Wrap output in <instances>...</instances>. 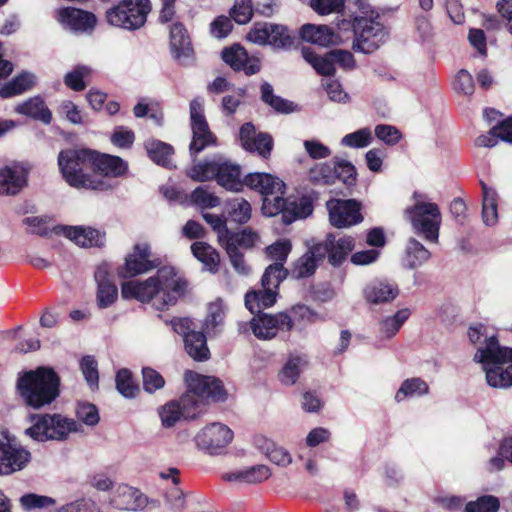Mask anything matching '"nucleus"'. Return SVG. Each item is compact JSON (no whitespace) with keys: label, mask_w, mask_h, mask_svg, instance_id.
Wrapping results in <instances>:
<instances>
[{"label":"nucleus","mask_w":512,"mask_h":512,"mask_svg":"<svg viewBox=\"0 0 512 512\" xmlns=\"http://www.w3.org/2000/svg\"><path fill=\"white\" fill-rule=\"evenodd\" d=\"M335 172L337 180H341L346 185H352L356 180V169L354 165L346 160L338 157L334 158Z\"/></svg>","instance_id":"obj_63"},{"label":"nucleus","mask_w":512,"mask_h":512,"mask_svg":"<svg viewBox=\"0 0 512 512\" xmlns=\"http://www.w3.org/2000/svg\"><path fill=\"white\" fill-rule=\"evenodd\" d=\"M373 141V133L369 127L361 128L352 133L346 134L341 139V145L349 148H365Z\"/></svg>","instance_id":"obj_49"},{"label":"nucleus","mask_w":512,"mask_h":512,"mask_svg":"<svg viewBox=\"0 0 512 512\" xmlns=\"http://www.w3.org/2000/svg\"><path fill=\"white\" fill-rule=\"evenodd\" d=\"M246 40L257 46H270L274 50H287L294 44L290 29L273 22H255L247 32Z\"/></svg>","instance_id":"obj_11"},{"label":"nucleus","mask_w":512,"mask_h":512,"mask_svg":"<svg viewBox=\"0 0 512 512\" xmlns=\"http://www.w3.org/2000/svg\"><path fill=\"white\" fill-rule=\"evenodd\" d=\"M92 170L99 176L119 177L127 171V163L118 156L99 154L93 151Z\"/></svg>","instance_id":"obj_26"},{"label":"nucleus","mask_w":512,"mask_h":512,"mask_svg":"<svg viewBox=\"0 0 512 512\" xmlns=\"http://www.w3.org/2000/svg\"><path fill=\"white\" fill-rule=\"evenodd\" d=\"M286 276L287 270L281 265V263L271 264L266 268L262 276V287L264 289L275 290L277 292L280 283L286 278Z\"/></svg>","instance_id":"obj_48"},{"label":"nucleus","mask_w":512,"mask_h":512,"mask_svg":"<svg viewBox=\"0 0 512 512\" xmlns=\"http://www.w3.org/2000/svg\"><path fill=\"white\" fill-rule=\"evenodd\" d=\"M322 244L327 245L326 254H328L329 262L333 265H339L355 247V241L350 236H344L338 240L329 237Z\"/></svg>","instance_id":"obj_35"},{"label":"nucleus","mask_w":512,"mask_h":512,"mask_svg":"<svg viewBox=\"0 0 512 512\" xmlns=\"http://www.w3.org/2000/svg\"><path fill=\"white\" fill-rule=\"evenodd\" d=\"M186 282L177 274L175 268L165 266L158 269L156 275L145 281H126L121 285L124 299H136L142 303H151L157 310H164L176 304L184 294Z\"/></svg>","instance_id":"obj_1"},{"label":"nucleus","mask_w":512,"mask_h":512,"mask_svg":"<svg viewBox=\"0 0 512 512\" xmlns=\"http://www.w3.org/2000/svg\"><path fill=\"white\" fill-rule=\"evenodd\" d=\"M239 136L241 145L246 151L256 152L264 159L270 156L273 148L272 137L267 133H257L252 123L242 125Z\"/></svg>","instance_id":"obj_19"},{"label":"nucleus","mask_w":512,"mask_h":512,"mask_svg":"<svg viewBox=\"0 0 512 512\" xmlns=\"http://www.w3.org/2000/svg\"><path fill=\"white\" fill-rule=\"evenodd\" d=\"M500 503L497 497L484 495L475 501L468 502L465 506V512H497Z\"/></svg>","instance_id":"obj_57"},{"label":"nucleus","mask_w":512,"mask_h":512,"mask_svg":"<svg viewBox=\"0 0 512 512\" xmlns=\"http://www.w3.org/2000/svg\"><path fill=\"white\" fill-rule=\"evenodd\" d=\"M185 350L197 361L209 358L210 352L206 343V336L200 331H191L184 338Z\"/></svg>","instance_id":"obj_37"},{"label":"nucleus","mask_w":512,"mask_h":512,"mask_svg":"<svg viewBox=\"0 0 512 512\" xmlns=\"http://www.w3.org/2000/svg\"><path fill=\"white\" fill-rule=\"evenodd\" d=\"M300 37L306 42L323 47L340 42V36L327 25L304 24L300 29Z\"/></svg>","instance_id":"obj_25"},{"label":"nucleus","mask_w":512,"mask_h":512,"mask_svg":"<svg viewBox=\"0 0 512 512\" xmlns=\"http://www.w3.org/2000/svg\"><path fill=\"white\" fill-rule=\"evenodd\" d=\"M253 334L262 340L274 338L279 331H289L293 327L291 317L286 313L275 315L261 314L253 317L249 323Z\"/></svg>","instance_id":"obj_17"},{"label":"nucleus","mask_w":512,"mask_h":512,"mask_svg":"<svg viewBox=\"0 0 512 512\" xmlns=\"http://www.w3.org/2000/svg\"><path fill=\"white\" fill-rule=\"evenodd\" d=\"M364 298L371 304H383L393 301L399 294L396 285L376 280L369 283L363 291Z\"/></svg>","instance_id":"obj_28"},{"label":"nucleus","mask_w":512,"mask_h":512,"mask_svg":"<svg viewBox=\"0 0 512 512\" xmlns=\"http://www.w3.org/2000/svg\"><path fill=\"white\" fill-rule=\"evenodd\" d=\"M30 461V452L11 443L8 434L0 431V475L22 470Z\"/></svg>","instance_id":"obj_15"},{"label":"nucleus","mask_w":512,"mask_h":512,"mask_svg":"<svg viewBox=\"0 0 512 512\" xmlns=\"http://www.w3.org/2000/svg\"><path fill=\"white\" fill-rule=\"evenodd\" d=\"M16 387L27 406L41 409L59 396L60 378L52 368L42 366L21 374Z\"/></svg>","instance_id":"obj_3"},{"label":"nucleus","mask_w":512,"mask_h":512,"mask_svg":"<svg viewBox=\"0 0 512 512\" xmlns=\"http://www.w3.org/2000/svg\"><path fill=\"white\" fill-rule=\"evenodd\" d=\"M14 111L18 114L39 120L47 125L52 121V113L40 96L31 97L17 104Z\"/></svg>","instance_id":"obj_29"},{"label":"nucleus","mask_w":512,"mask_h":512,"mask_svg":"<svg viewBox=\"0 0 512 512\" xmlns=\"http://www.w3.org/2000/svg\"><path fill=\"white\" fill-rule=\"evenodd\" d=\"M247 51L240 45L235 44L222 51V59L235 71H240L243 61L247 60Z\"/></svg>","instance_id":"obj_55"},{"label":"nucleus","mask_w":512,"mask_h":512,"mask_svg":"<svg viewBox=\"0 0 512 512\" xmlns=\"http://www.w3.org/2000/svg\"><path fill=\"white\" fill-rule=\"evenodd\" d=\"M150 11L149 0H122L106 11V20L114 27L133 31L145 24Z\"/></svg>","instance_id":"obj_10"},{"label":"nucleus","mask_w":512,"mask_h":512,"mask_svg":"<svg viewBox=\"0 0 512 512\" xmlns=\"http://www.w3.org/2000/svg\"><path fill=\"white\" fill-rule=\"evenodd\" d=\"M75 413L77 419L87 426H96L100 421L98 408L89 402H79Z\"/></svg>","instance_id":"obj_54"},{"label":"nucleus","mask_w":512,"mask_h":512,"mask_svg":"<svg viewBox=\"0 0 512 512\" xmlns=\"http://www.w3.org/2000/svg\"><path fill=\"white\" fill-rule=\"evenodd\" d=\"M31 421L33 424L25 430V434L41 442L66 440L71 433L78 432L81 427L74 419L57 413L33 415Z\"/></svg>","instance_id":"obj_7"},{"label":"nucleus","mask_w":512,"mask_h":512,"mask_svg":"<svg viewBox=\"0 0 512 512\" xmlns=\"http://www.w3.org/2000/svg\"><path fill=\"white\" fill-rule=\"evenodd\" d=\"M474 360L482 365L489 386L498 389L512 386V348L490 339L486 346L477 348Z\"/></svg>","instance_id":"obj_4"},{"label":"nucleus","mask_w":512,"mask_h":512,"mask_svg":"<svg viewBox=\"0 0 512 512\" xmlns=\"http://www.w3.org/2000/svg\"><path fill=\"white\" fill-rule=\"evenodd\" d=\"M116 387L120 394L126 398L136 396L139 388L134 384L131 373L127 369L118 371L116 375Z\"/></svg>","instance_id":"obj_59"},{"label":"nucleus","mask_w":512,"mask_h":512,"mask_svg":"<svg viewBox=\"0 0 512 512\" xmlns=\"http://www.w3.org/2000/svg\"><path fill=\"white\" fill-rule=\"evenodd\" d=\"M143 387L145 391L153 393L154 391L162 388L165 381L161 374L152 368H143Z\"/></svg>","instance_id":"obj_64"},{"label":"nucleus","mask_w":512,"mask_h":512,"mask_svg":"<svg viewBox=\"0 0 512 512\" xmlns=\"http://www.w3.org/2000/svg\"><path fill=\"white\" fill-rule=\"evenodd\" d=\"M228 213L234 222L244 224L251 218V205L243 198H235L228 202Z\"/></svg>","instance_id":"obj_51"},{"label":"nucleus","mask_w":512,"mask_h":512,"mask_svg":"<svg viewBox=\"0 0 512 512\" xmlns=\"http://www.w3.org/2000/svg\"><path fill=\"white\" fill-rule=\"evenodd\" d=\"M244 183L249 188L264 196L262 210L264 214L274 216L287 207V199L283 198L285 184L278 177L268 173H250Z\"/></svg>","instance_id":"obj_8"},{"label":"nucleus","mask_w":512,"mask_h":512,"mask_svg":"<svg viewBox=\"0 0 512 512\" xmlns=\"http://www.w3.org/2000/svg\"><path fill=\"white\" fill-rule=\"evenodd\" d=\"M59 229L78 246L89 248L105 245V233L98 229L85 226H62Z\"/></svg>","instance_id":"obj_22"},{"label":"nucleus","mask_w":512,"mask_h":512,"mask_svg":"<svg viewBox=\"0 0 512 512\" xmlns=\"http://www.w3.org/2000/svg\"><path fill=\"white\" fill-rule=\"evenodd\" d=\"M334 158L331 161L318 163L310 168L309 180L315 185H331L337 180Z\"/></svg>","instance_id":"obj_40"},{"label":"nucleus","mask_w":512,"mask_h":512,"mask_svg":"<svg viewBox=\"0 0 512 512\" xmlns=\"http://www.w3.org/2000/svg\"><path fill=\"white\" fill-rule=\"evenodd\" d=\"M304 365L305 361L303 358L298 356L290 357L279 372L280 382L287 386L295 384Z\"/></svg>","instance_id":"obj_47"},{"label":"nucleus","mask_w":512,"mask_h":512,"mask_svg":"<svg viewBox=\"0 0 512 512\" xmlns=\"http://www.w3.org/2000/svg\"><path fill=\"white\" fill-rule=\"evenodd\" d=\"M429 387L425 381L420 378H411L405 380L395 395V400L401 402L406 398L419 397L428 393Z\"/></svg>","instance_id":"obj_43"},{"label":"nucleus","mask_w":512,"mask_h":512,"mask_svg":"<svg viewBox=\"0 0 512 512\" xmlns=\"http://www.w3.org/2000/svg\"><path fill=\"white\" fill-rule=\"evenodd\" d=\"M110 502L117 509L137 512L147 507L149 499L140 490L121 484L113 490Z\"/></svg>","instance_id":"obj_18"},{"label":"nucleus","mask_w":512,"mask_h":512,"mask_svg":"<svg viewBox=\"0 0 512 512\" xmlns=\"http://www.w3.org/2000/svg\"><path fill=\"white\" fill-rule=\"evenodd\" d=\"M170 49L173 57L181 64H188L193 58L190 37L183 24L179 22L170 28Z\"/></svg>","instance_id":"obj_21"},{"label":"nucleus","mask_w":512,"mask_h":512,"mask_svg":"<svg viewBox=\"0 0 512 512\" xmlns=\"http://www.w3.org/2000/svg\"><path fill=\"white\" fill-rule=\"evenodd\" d=\"M190 122L192 141L189 150L190 154L195 156L206 147L215 144L216 141L204 115V100L202 98L197 97L190 102Z\"/></svg>","instance_id":"obj_13"},{"label":"nucleus","mask_w":512,"mask_h":512,"mask_svg":"<svg viewBox=\"0 0 512 512\" xmlns=\"http://www.w3.org/2000/svg\"><path fill=\"white\" fill-rule=\"evenodd\" d=\"M326 207L329 221L336 228H348L363 221L361 205L354 199H331Z\"/></svg>","instance_id":"obj_14"},{"label":"nucleus","mask_w":512,"mask_h":512,"mask_svg":"<svg viewBox=\"0 0 512 512\" xmlns=\"http://www.w3.org/2000/svg\"><path fill=\"white\" fill-rule=\"evenodd\" d=\"M218 164L216 160L198 162L187 171V176L198 182L211 180L216 178Z\"/></svg>","instance_id":"obj_46"},{"label":"nucleus","mask_w":512,"mask_h":512,"mask_svg":"<svg viewBox=\"0 0 512 512\" xmlns=\"http://www.w3.org/2000/svg\"><path fill=\"white\" fill-rule=\"evenodd\" d=\"M188 391L179 401L164 405L159 414L164 427L174 426L182 417H193L206 400L222 401L225 391L219 379L191 371L185 373Z\"/></svg>","instance_id":"obj_2"},{"label":"nucleus","mask_w":512,"mask_h":512,"mask_svg":"<svg viewBox=\"0 0 512 512\" xmlns=\"http://www.w3.org/2000/svg\"><path fill=\"white\" fill-rule=\"evenodd\" d=\"M91 69L87 66H77L64 77L65 85L74 91H83L86 80L90 77Z\"/></svg>","instance_id":"obj_50"},{"label":"nucleus","mask_w":512,"mask_h":512,"mask_svg":"<svg viewBox=\"0 0 512 512\" xmlns=\"http://www.w3.org/2000/svg\"><path fill=\"white\" fill-rule=\"evenodd\" d=\"M118 298V289L113 283L97 286L96 301L101 309L110 307Z\"/></svg>","instance_id":"obj_61"},{"label":"nucleus","mask_w":512,"mask_h":512,"mask_svg":"<svg viewBox=\"0 0 512 512\" xmlns=\"http://www.w3.org/2000/svg\"><path fill=\"white\" fill-rule=\"evenodd\" d=\"M57 20L70 30L82 33L91 32L97 23L93 13L71 7L59 9Z\"/></svg>","instance_id":"obj_20"},{"label":"nucleus","mask_w":512,"mask_h":512,"mask_svg":"<svg viewBox=\"0 0 512 512\" xmlns=\"http://www.w3.org/2000/svg\"><path fill=\"white\" fill-rule=\"evenodd\" d=\"M277 292L264 289L250 291L245 296V306L251 313L259 312L262 308H268L275 304Z\"/></svg>","instance_id":"obj_39"},{"label":"nucleus","mask_w":512,"mask_h":512,"mask_svg":"<svg viewBox=\"0 0 512 512\" xmlns=\"http://www.w3.org/2000/svg\"><path fill=\"white\" fill-rule=\"evenodd\" d=\"M225 308L221 300L211 303L208 307V315L206 317L204 327L208 333L214 331L224 321Z\"/></svg>","instance_id":"obj_56"},{"label":"nucleus","mask_w":512,"mask_h":512,"mask_svg":"<svg viewBox=\"0 0 512 512\" xmlns=\"http://www.w3.org/2000/svg\"><path fill=\"white\" fill-rule=\"evenodd\" d=\"M355 18L354 32L355 41L353 49L363 53H372L378 49L387 39V31L379 21V15L375 17L374 11L370 8L367 13Z\"/></svg>","instance_id":"obj_9"},{"label":"nucleus","mask_w":512,"mask_h":512,"mask_svg":"<svg viewBox=\"0 0 512 512\" xmlns=\"http://www.w3.org/2000/svg\"><path fill=\"white\" fill-rule=\"evenodd\" d=\"M93 150L67 149L58 155V166L66 182L75 188L92 190H105L108 188L105 181L96 175L85 173L92 169Z\"/></svg>","instance_id":"obj_5"},{"label":"nucleus","mask_w":512,"mask_h":512,"mask_svg":"<svg viewBox=\"0 0 512 512\" xmlns=\"http://www.w3.org/2000/svg\"><path fill=\"white\" fill-rule=\"evenodd\" d=\"M254 446L262 452L271 462L286 467L291 464L292 457L283 447L276 445L271 439L257 435L253 439Z\"/></svg>","instance_id":"obj_27"},{"label":"nucleus","mask_w":512,"mask_h":512,"mask_svg":"<svg viewBox=\"0 0 512 512\" xmlns=\"http://www.w3.org/2000/svg\"><path fill=\"white\" fill-rule=\"evenodd\" d=\"M301 54L304 60L308 62L318 74L323 76H330L335 73V64L332 51L319 56L312 48L302 47Z\"/></svg>","instance_id":"obj_33"},{"label":"nucleus","mask_w":512,"mask_h":512,"mask_svg":"<svg viewBox=\"0 0 512 512\" xmlns=\"http://www.w3.org/2000/svg\"><path fill=\"white\" fill-rule=\"evenodd\" d=\"M261 99L264 103L280 113H291L295 110V106L292 102L273 93V87L268 82H264L261 85Z\"/></svg>","instance_id":"obj_44"},{"label":"nucleus","mask_w":512,"mask_h":512,"mask_svg":"<svg viewBox=\"0 0 512 512\" xmlns=\"http://www.w3.org/2000/svg\"><path fill=\"white\" fill-rule=\"evenodd\" d=\"M241 171L238 165L228 162H220L216 173V180L226 190L239 192L242 190L244 181L241 179Z\"/></svg>","instance_id":"obj_30"},{"label":"nucleus","mask_w":512,"mask_h":512,"mask_svg":"<svg viewBox=\"0 0 512 512\" xmlns=\"http://www.w3.org/2000/svg\"><path fill=\"white\" fill-rule=\"evenodd\" d=\"M482 188V218L487 226H494L498 220V194L496 190L480 181Z\"/></svg>","instance_id":"obj_32"},{"label":"nucleus","mask_w":512,"mask_h":512,"mask_svg":"<svg viewBox=\"0 0 512 512\" xmlns=\"http://www.w3.org/2000/svg\"><path fill=\"white\" fill-rule=\"evenodd\" d=\"M292 249L291 242L288 239H280L266 248L267 256L275 263H281L284 266L288 255Z\"/></svg>","instance_id":"obj_58"},{"label":"nucleus","mask_w":512,"mask_h":512,"mask_svg":"<svg viewBox=\"0 0 512 512\" xmlns=\"http://www.w3.org/2000/svg\"><path fill=\"white\" fill-rule=\"evenodd\" d=\"M328 250L327 245L316 244L302 255L293 265L292 276L301 279L312 275L320 261Z\"/></svg>","instance_id":"obj_24"},{"label":"nucleus","mask_w":512,"mask_h":512,"mask_svg":"<svg viewBox=\"0 0 512 512\" xmlns=\"http://www.w3.org/2000/svg\"><path fill=\"white\" fill-rule=\"evenodd\" d=\"M234 438L233 431L225 424L213 422L204 426L194 438L196 447L210 456L224 455Z\"/></svg>","instance_id":"obj_12"},{"label":"nucleus","mask_w":512,"mask_h":512,"mask_svg":"<svg viewBox=\"0 0 512 512\" xmlns=\"http://www.w3.org/2000/svg\"><path fill=\"white\" fill-rule=\"evenodd\" d=\"M374 134L377 139L388 146L398 144L402 138V133L395 126L388 124L377 125Z\"/></svg>","instance_id":"obj_60"},{"label":"nucleus","mask_w":512,"mask_h":512,"mask_svg":"<svg viewBox=\"0 0 512 512\" xmlns=\"http://www.w3.org/2000/svg\"><path fill=\"white\" fill-rule=\"evenodd\" d=\"M230 16L238 24L248 23L253 16V9L250 0H235L230 10Z\"/></svg>","instance_id":"obj_62"},{"label":"nucleus","mask_w":512,"mask_h":512,"mask_svg":"<svg viewBox=\"0 0 512 512\" xmlns=\"http://www.w3.org/2000/svg\"><path fill=\"white\" fill-rule=\"evenodd\" d=\"M36 84V76L23 72L0 88V96L4 99L20 95L30 90Z\"/></svg>","instance_id":"obj_36"},{"label":"nucleus","mask_w":512,"mask_h":512,"mask_svg":"<svg viewBox=\"0 0 512 512\" xmlns=\"http://www.w3.org/2000/svg\"><path fill=\"white\" fill-rule=\"evenodd\" d=\"M430 252L418 240L410 238L405 249L404 262L409 268H416L430 258Z\"/></svg>","instance_id":"obj_42"},{"label":"nucleus","mask_w":512,"mask_h":512,"mask_svg":"<svg viewBox=\"0 0 512 512\" xmlns=\"http://www.w3.org/2000/svg\"><path fill=\"white\" fill-rule=\"evenodd\" d=\"M27 183V170L21 165L5 166L0 169V195H15Z\"/></svg>","instance_id":"obj_23"},{"label":"nucleus","mask_w":512,"mask_h":512,"mask_svg":"<svg viewBox=\"0 0 512 512\" xmlns=\"http://www.w3.org/2000/svg\"><path fill=\"white\" fill-rule=\"evenodd\" d=\"M159 264L158 260L151 259L149 244L137 243L134 245L133 251L126 256L124 266L119 270V276L135 277L153 270Z\"/></svg>","instance_id":"obj_16"},{"label":"nucleus","mask_w":512,"mask_h":512,"mask_svg":"<svg viewBox=\"0 0 512 512\" xmlns=\"http://www.w3.org/2000/svg\"><path fill=\"white\" fill-rule=\"evenodd\" d=\"M145 149L149 158L164 167H170L173 148L164 142L150 139L145 142Z\"/></svg>","instance_id":"obj_41"},{"label":"nucleus","mask_w":512,"mask_h":512,"mask_svg":"<svg viewBox=\"0 0 512 512\" xmlns=\"http://www.w3.org/2000/svg\"><path fill=\"white\" fill-rule=\"evenodd\" d=\"M271 475L268 466L259 464L246 469L238 470L223 475V479L229 482H241L255 484L267 480Z\"/></svg>","instance_id":"obj_31"},{"label":"nucleus","mask_w":512,"mask_h":512,"mask_svg":"<svg viewBox=\"0 0 512 512\" xmlns=\"http://www.w3.org/2000/svg\"><path fill=\"white\" fill-rule=\"evenodd\" d=\"M411 311L408 308L398 310L394 315L383 318L379 322L378 335L380 339L393 338L408 320Z\"/></svg>","instance_id":"obj_34"},{"label":"nucleus","mask_w":512,"mask_h":512,"mask_svg":"<svg viewBox=\"0 0 512 512\" xmlns=\"http://www.w3.org/2000/svg\"><path fill=\"white\" fill-rule=\"evenodd\" d=\"M259 241V235L250 229H244L239 233L229 231L222 247H233L234 249L251 248Z\"/></svg>","instance_id":"obj_45"},{"label":"nucleus","mask_w":512,"mask_h":512,"mask_svg":"<svg viewBox=\"0 0 512 512\" xmlns=\"http://www.w3.org/2000/svg\"><path fill=\"white\" fill-rule=\"evenodd\" d=\"M193 255L204 265V267L215 273L218 271L220 257L218 252L205 242H195L191 245Z\"/></svg>","instance_id":"obj_38"},{"label":"nucleus","mask_w":512,"mask_h":512,"mask_svg":"<svg viewBox=\"0 0 512 512\" xmlns=\"http://www.w3.org/2000/svg\"><path fill=\"white\" fill-rule=\"evenodd\" d=\"M22 508L26 511L35 509H43L54 506L56 501L52 497L45 495H38L35 493H28L21 496L19 500Z\"/></svg>","instance_id":"obj_53"},{"label":"nucleus","mask_w":512,"mask_h":512,"mask_svg":"<svg viewBox=\"0 0 512 512\" xmlns=\"http://www.w3.org/2000/svg\"><path fill=\"white\" fill-rule=\"evenodd\" d=\"M413 201V204L404 210V217L417 234L429 242L437 243L442 221L438 205L417 192L413 194Z\"/></svg>","instance_id":"obj_6"},{"label":"nucleus","mask_w":512,"mask_h":512,"mask_svg":"<svg viewBox=\"0 0 512 512\" xmlns=\"http://www.w3.org/2000/svg\"><path fill=\"white\" fill-rule=\"evenodd\" d=\"M191 202L200 208H214L220 204V199L208 186H199L191 193Z\"/></svg>","instance_id":"obj_52"}]
</instances>
